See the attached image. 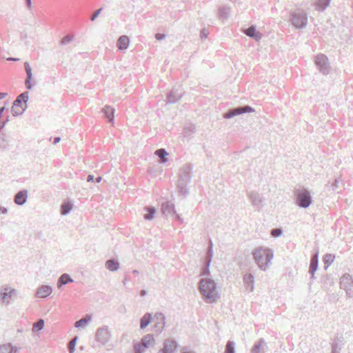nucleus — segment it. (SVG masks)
<instances>
[{"label": "nucleus", "instance_id": "obj_61", "mask_svg": "<svg viewBox=\"0 0 353 353\" xmlns=\"http://www.w3.org/2000/svg\"><path fill=\"white\" fill-rule=\"evenodd\" d=\"M5 110H6V107L5 106H3V107L0 108V118L1 117L2 114H3V112H4Z\"/></svg>", "mask_w": 353, "mask_h": 353}, {"label": "nucleus", "instance_id": "obj_22", "mask_svg": "<svg viewBox=\"0 0 353 353\" xmlns=\"http://www.w3.org/2000/svg\"><path fill=\"white\" fill-rule=\"evenodd\" d=\"M74 282L73 279L67 273H64L60 276L57 281V288L61 290L63 286Z\"/></svg>", "mask_w": 353, "mask_h": 353}, {"label": "nucleus", "instance_id": "obj_31", "mask_svg": "<svg viewBox=\"0 0 353 353\" xmlns=\"http://www.w3.org/2000/svg\"><path fill=\"white\" fill-rule=\"evenodd\" d=\"M143 210L146 212L143 215V218L146 221H151L154 219V214H156V208L153 206H145Z\"/></svg>", "mask_w": 353, "mask_h": 353}, {"label": "nucleus", "instance_id": "obj_42", "mask_svg": "<svg viewBox=\"0 0 353 353\" xmlns=\"http://www.w3.org/2000/svg\"><path fill=\"white\" fill-rule=\"evenodd\" d=\"M334 259H335L334 255H333L332 254H326L323 256V262H324L325 265H327V266H329L334 262Z\"/></svg>", "mask_w": 353, "mask_h": 353}, {"label": "nucleus", "instance_id": "obj_20", "mask_svg": "<svg viewBox=\"0 0 353 353\" xmlns=\"http://www.w3.org/2000/svg\"><path fill=\"white\" fill-rule=\"evenodd\" d=\"M319 267V254L316 253L314 254L310 260V264L309 268V273L311 274V279L314 278V273L317 270Z\"/></svg>", "mask_w": 353, "mask_h": 353}, {"label": "nucleus", "instance_id": "obj_3", "mask_svg": "<svg viewBox=\"0 0 353 353\" xmlns=\"http://www.w3.org/2000/svg\"><path fill=\"white\" fill-rule=\"evenodd\" d=\"M28 98V92H24L17 97L11 109L14 116H18L24 112L27 108Z\"/></svg>", "mask_w": 353, "mask_h": 353}, {"label": "nucleus", "instance_id": "obj_12", "mask_svg": "<svg viewBox=\"0 0 353 353\" xmlns=\"http://www.w3.org/2000/svg\"><path fill=\"white\" fill-rule=\"evenodd\" d=\"M154 332L161 333L165 325V317L161 312H157L153 316Z\"/></svg>", "mask_w": 353, "mask_h": 353}, {"label": "nucleus", "instance_id": "obj_29", "mask_svg": "<svg viewBox=\"0 0 353 353\" xmlns=\"http://www.w3.org/2000/svg\"><path fill=\"white\" fill-rule=\"evenodd\" d=\"M5 292H1L0 293L1 298L3 303H9V299L12 298V296L16 293V290L14 289H10L6 288Z\"/></svg>", "mask_w": 353, "mask_h": 353}, {"label": "nucleus", "instance_id": "obj_39", "mask_svg": "<svg viewBox=\"0 0 353 353\" xmlns=\"http://www.w3.org/2000/svg\"><path fill=\"white\" fill-rule=\"evenodd\" d=\"M187 185L188 184L177 183L178 192L183 197H186L189 193L188 189L187 188Z\"/></svg>", "mask_w": 353, "mask_h": 353}, {"label": "nucleus", "instance_id": "obj_62", "mask_svg": "<svg viewBox=\"0 0 353 353\" xmlns=\"http://www.w3.org/2000/svg\"><path fill=\"white\" fill-rule=\"evenodd\" d=\"M212 247H213L212 241V240H210L208 249L212 250Z\"/></svg>", "mask_w": 353, "mask_h": 353}, {"label": "nucleus", "instance_id": "obj_50", "mask_svg": "<svg viewBox=\"0 0 353 353\" xmlns=\"http://www.w3.org/2000/svg\"><path fill=\"white\" fill-rule=\"evenodd\" d=\"M208 34H209L208 31L206 29L203 28L201 30L200 37L202 39H205V38H207Z\"/></svg>", "mask_w": 353, "mask_h": 353}, {"label": "nucleus", "instance_id": "obj_58", "mask_svg": "<svg viewBox=\"0 0 353 353\" xmlns=\"http://www.w3.org/2000/svg\"><path fill=\"white\" fill-rule=\"evenodd\" d=\"M60 140H61V137H55V138L54 139L53 143H54V144H56V143H59V142L60 141Z\"/></svg>", "mask_w": 353, "mask_h": 353}, {"label": "nucleus", "instance_id": "obj_33", "mask_svg": "<svg viewBox=\"0 0 353 353\" xmlns=\"http://www.w3.org/2000/svg\"><path fill=\"white\" fill-rule=\"evenodd\" d=\"M17 352L18 348L11 343L0 345V353H17Z\"/></svg>", "mask_w": 353, "mask_h": 353}, {"label": "nucleus", "instance_id": "obj_46", "mask_svg": "<svg viewBox=\"0 0 353 353\" xmlns=\"http://www.w3.org/2000/svg\"><path fill=\"white\" fill-rule=\"evenodd\" d=\"M210 274V265H208V262L205 261V265L202 269L201 275L205 276Z\"/></svg>", "mask_w": 353, "mask_h": 353}, {"label": "nucleus", "instance_id": "obj_15", "mask_svg": "<svg viewBox=\"0 0 353 353\" xmlns=\"http://www.w3.org/2000/svg\"><path fill=\"white\" fill-rule=\"evenodd\" d=\"M268 345L264 339H259L251 349V353H265Z\"/></svg>", "mask_w": 353, "mask_h": 353}, {"label": "nucleus", "instance_id": "obj_57", "mask_svg": "<svg viewBox=\"0 0 353 353\" xmlns=\"http://www.w3.org/2000/svg\"><path fill=\"white\" fill-rule=\"evenodd\" d=\"M26 38H27V34L25 32H21V39L24 40Z\"/></svg>", "mask_w": 353, "mask_h": 353}, {"label": "nucleus", "instance_id": "obj_25", "mask_svg": "<svg viewBox=\"0 0 353 353\" xmlns=\"http://www.w3.org/2000/svg\"><path fill=\"white\" fill-rule=\"evenodd\" d=\"M130 39L126 35H122L119 37L117 40V46L119 50H124L128 49L129 46Z\"/></svg>", "mask_w": 353, "mask_h": 353}, {"label": "nucleus", "instance_id": "obj_55", "mask_svg": "<svg viewBox=\"0 0 353 353\" xmlns=\"http://www.w3.org/2000/svg\"><path fill=\"white\" fill-rule=\"evenodd\" d=\"M339 181H340L339 179H336L334 180L333 186H334L335 188H338V183H339Z\"/></svg>", "mask_w": 353, "mask_h": 353}, {"label": "nucleus", "instance_id": "obj_23", "mask_svg": "<svg viewBox=\"0 0 353 353\" xmlns=\"http://www.w3.org/2000/svg\"><path fill=\"white\" fill-rule=\"evenodd\" d=\"M105 267L111 272H115L120 268V263L117 259L112 258L105 261Z\"/></svg>", "mask_w": 353, "mask_h": 353}, {"label": "nucleus", "instance_id": "obj_37", "mask_svg": "<svg viewBox=\"0 0 353 353\" xmlns=\"http://www.w3.org/2000/svg\"><path fill=\"white\" fill-rule=\"evenodd\" d=\"M73 207V204L71 201L64 202L61 204V213L62 215L68 214L72 210Z\"/></svg>", "mask_w": 353, "mask_h": 353}, {"label": "nucleus", "instance_id": "obj_41", "mask_svg": "<svg viewBox=\"0 0 353 353\" xmlns=\"http://www.w3.org/2000/svg\"><path fill=\"white\" fill-rule=\"evenodd\" d=\"M224 353H235V343L232 341H228L225 345Z\"/></svg>", "mask_w": 353, "mask_h": 353}, {"label": "nucleus", "instance_id": "obj_60", "mask_svg": "<svg viewBox=\"0 0 353 353\" xmlns=\"http://www.w3.org/2000/svg\"><path fill=\"white\" fill-rule=\"evenodd\" d=\"M8 61H19V59L18 58H15V57H8L7 59Z\"/></svg>", "mask_w": 353, "mask_h": 353}, {"label": "nucleus", "instance_id": "obj_8", "mask_svg": "<svg viewBox=\"0 0 353 353\" xmlns=\"http://www.w3.org/2000/svg\"><path fill=\"white\" fill-rule=\"evenodd\" d=\"M340 288L346 292L348 297L353 296V280L350 274H345L341 278Z\"/></svg>", "mask_w": 353, "mask_h": 353}, {"label": "nucleus", "instance_id": "obj_30", "mask_svg": "<svg viewBox=\"0 0 353 353\" xmlns=\"http://www.w3.org/2000/svg\"><path fill=\"white\" fill-rule=\"evenodd\" d=\"M102 112H103L105 117L108 119L110 123L114 122V110L110 105H106L103 109Z\"/></svg>", "mask_w": 353, "mask_h": 353}, {"label": "nucleus", "instance_id": "obj_13", "mask_svg": "<svg viewBox=\"0 0 353 353\" xmlns=\"http://www.w3.org/2000/svg\"><path fill=\"white\" fill-rule=\"evenodd\" d=\"M191 170L192 167L190 165H185L183 166L179 171V179L178 183H182L183 184H188L191 181Z\"/></svg>", "mask_w": 353, "mask_h": 353}, {"label": "nucleus", "instance_id": "obj_9", "mask_svg": "<svg viewBox=\"0 0 353 353\" xmlns=\"http://www.w3.org/2000/svg\"><path fill=\"white\" fill-rule=\"evenodd\" d=\"M315 64L322 74H327L330 72L327 57L325 54H317L315 57Z\"/></svg>", "mask_w": 353, "mask_h": 353}, {"label": "nucleus", "instance_id": "obj_6", "mask_svg": "<svg viewBox=\"0 0 353 353\" xmlns=\"http://www.w3.org/2000/svg\"><path fill=\"white\" fill-rule=\"evenodd\" d=\"M111 331L108 325L99 327L95 333V340L102 345H105L110 340Z\"/></svg>", "mask_w": 353, "mask_h": 353}, {"label": "nucleus", "instance_id": "obj_35", "mask_svg": "<svg viewBox=\"0 0 353 353\" xmlns=\"http://www.w3.org/2000/svg\"><path fill=\"white\" fill-rule=\"evenodd\" d=\"M155 155L158 156L159 158V162L161 163H165L168 161L167 156L168 153L163 148L158 149L155 151Z\"/></svg>", "mask_w": 353, "mask_h": 353}, {"label": "nucleus", "instance_id": "obj_19", "mask_svg": "<svg viewBox=\"0 0 353 353\" xmlns=\"http://www.w3.org/2000/svg\"><path fill=\"white\" fill-rule=\"evenodd\" d=\"M24 68L27 74V77L25 81L26 88L28 90H31L32 88V85L31 83V80L32 79V70L28 62H25Z\"/></svg>", "mask_w": 353, "mask_h": 353}, {"label": "nucleus", "instance_id": "obj_45", "mask_svg": "<svg viewBox=\"0 0 353 353\" xmlns=\"http://www.w3.org/2000/svg\"><path fill=\"white\" fill-rule=\"evenodd\" d=\"M212 256H213V251H212V250L208 248V251H207V253H206V257H205V261L208 262V265H210Z\"/></svg>", "mask_w": 353, "mask_h": 353}, {"label": "nucleus", "instance_id": "obj_1", "mask_svg": "<svg viewBox=\"0 0 353 353\" xmlns=\"http://www.w3.org/2000/svg\"><path fill=\"white\" fill-rule=\"evenodd\" d=\"M199 288L201 295L207 303H215L219 298L216 283L213 279L209 278L201 279Z\"/></svg>", "mask_w": 353, "mask_h": 353}, {"label": "nucleus", "instance_id": "obj_56", "mask_svg": "<svg viewBox=\"0 0 353 353\" xmlns=\"http://www.w3.org/2000/svg\"><path fill=\"white\" fill-rule=\"evenodd\" d=\"M147 293H148V292H147V291H146L145 290H141L140 291V295H141V296H145V295L147 294Z\"/></svg>", "mask_w": 353, "mask_h": 353}, {"label": "nucleus", "instance_id": "obj_38", "mask_svg": "<svg viewBox=\"0 0 353 353\" xmlns=\"http://www.w3.org/2000/svg\"><path fill=\"white\" fill-rule=\"evenodd\" d=\"M230 7L222 6L219 9V16L220 19H226L228 17Z\"/></svg>", "mask_w": 353, "mask_h": 353}, {"label": "nucleus", "instance_id": "obj_16", "mask_svg": "<svg viewBox=\"0 0 353 353\" xmlns=\"http://www.w3.org/2000/svg\"><path fill=\"white\" fill-rule=\"evenodd\" d=\"M178 345L176 341L167 339L164 342L163 348L158 353H174L177 350Z\"/></svg>", "mask_w": 353, "mask_h": 353}, {"label": "nucleus", "instance_id": "obj_14", "mask_svg": "<svg viewBox=\"0 0 353 353\" xmlns=\"http://www.w3.org/2000/svg\"><path fill=\"white\" fill-rule=\"evenodd\" d=\"M248 196L254 207L259 209L263 207V198L259 193L254 191H251L248 192Z\"/></svg>", "mask_w": 353, "mask_h": 353}, {"label": "nucleus", "instance_id": "obj_43", "mask_svg": "<svg viewBox=\"0 0 353 353\" xmlns=\"http://www.w3.org/2000/svg\"><path fill=\"white\" fill-rule=\"evenodd\" d=\"M77 340L78 336H76L69 342L68 349L70 353H73L75 351V347Z\"/></svg>", "mask_w": 353, "mask_h": 353}, {"label": "nucleus", "instance_id": "obj_7", "mask_svg": "<svg viewBox=\"0 0 353 353\" xmlns=\"http://www.w3.org/2000/svg\"><path fill=\"white\" fill-rule=\"evenodd\" d=\"M254 109L250 105L238 106L234 108L229 109L223 114V118L230 119L235 116H238L244 113H250L254 112Z\"/></svg>", "mask_w": 353, "mask_h": 353}, {"label": "nucleus", "instance_id": "obj_59", "mask_svg": "<svg viewBox=\"0 0 353 353\" xmlns=\"http://www.w3.org/2000/svg\"><path fill=\"white\" fill-rule=\"evenodd\" d=\"M7 95V92H0V99L5 98Z\"/></svg>", "mask_w": 353, "mask_h": 353}, {"label": "nucleus", "instance_id": "obj_24", "mask_svg": "<svg viewBox=\"0 0 353 353\" xmlns=\"http://www.w3.org/2000/svg\"><path fill=\"white\" fill-rule=\"evenodd\" d=\"M11 142V139L9 134L6 133H0V150H8Z\"/></svg>", "mask_w": 353, "mask_h": 353}, {"label": "nucleus", "instance_id": "obj_51", "mask_svg": "<svg viewBox=\"0 0 353 353\" xmlns=\"http://www.w3.org/2000/svg\"><path fill=\"white\" fill-rule=\"evenodd\" d=\"M165 37V34L157 33L155 34L156 39L159 40V41L163 40Z\"/></svg>", "mask_w": 353, "mask_h": 353}, {"label": "nucleus", "instance_id": "obj_4", "mask_svg": "<svg viewBox=\"0 0 353 353\" xmlns=\"http://www.w3.org/2000/svg\"><path fill=\"white\" fill-rule=\"evenodd\" d=\"M296 202L299 207L302 208H308L312 203V196L310 192L305 188L296 189L294 191Z\"/></svg>", "mask_w": 353, "mask_h": 353}, {"label": "nucleus", "instance_id": "obj_52", "mask_svg": "<svg viewBox=\"0 0 353 353\" xmlns=\"http://www.w3.org/2000/svg\"><path fill=\"white\" fill-rule=\"evenodd\" d=\"M26 4L29 10L32 9V0H25Z\"/></svg>", "mask_w": 353, "mask_h": 353}, {"label": "nucleus", "instance_id": "obj_49", "mask_svg": "<svg viewBox=\"0 0 353 353\" xmlns=\"http://www.w3.org/2000/svg\"><path fill=\"white\" fill-rule=\"evenodd\" d=\"M134 353H143L141 343H137L134 345Z\"/></svg>", "mask_w": 353, "mask_h": 353}, {"label": "nucleus", "instance_id": "obj_2", "mask_svg": "<svg viewBox=\"0 0 353 353\" xmlns=\"http://www.w3.org/2000/svg\"><path fill=\"white\" fill-rule=\"evenodd\" d=\"M252 256L258 267L265 271L273 258V252L267 248L258 247L252 251Z\"/></svg>", "mask_w": 353, "mask_h": 353}, {"label": "nucleus", "instance_id": "obj_53", "mask_svg": "<svg viewBox=\"0 0 353 353\" xmlns=\"http://www.w3.org/2000/svg\"><path fill=\"white\" fill-rule=\"evenodd\" d=\"M8 208H5V207H2V206H0V213H2V214H7L8 213Z\"/></svg>", "mask_w": 353, "mask_h": 353}, {"label": "nucleus", "instance_id": "obj_5", "mask_svg": "<svg viewBox=\"0 0 353 353\" xmlns=\"http://www.w3.org/2000/svg\"><path fill=\"white\" fill-rule=\"evenodd\" d=\"M292 24L299 29L304 28L307 23V14L302 10H296L290 13Z\"/></svg>", "mask_w": 353, "mask_h": 353}, {"label": "nucleus", "instance_id": "obj_36", "mask_svg": "<svg viewBox=\"0 0 353 353\" xmlns=\"http://www.w3.org/2000/svg\"><path fill=\"white\" fill-rule=\"evenodd\" d=\"M154 342V339L153 337V335L151 334H148L145 335L142 338L141 342L140 343L141 344V346L143 345L145 348H148Z\"/></svg>", "mask_w": 353, "mask_h": 353}, {"label": "nucleus", "instance_id": "obj_11", "mask_svg": "<svg viewBox=\"0 0 353 353\" xmlns=\"http://www.w3.org/2000/svg\"><path fill=\"white\" fill-rule=\"evenodd\" d=\"M183 94L181 85L173 88L167 95V103L172 104L176 103L181 99Z\"/></svg>", "mask_w": 353, "mask_h": 353}, {"label": "nucleus", "instance_id": "obj_10", "mask_svg": "<svg viewBox=\"0 0 353 353\" xmlns=\"http://www.w3.org/2000/svg\"><path fill=\"white\" fill-rule=\"evenodd\" d=\"M161 212L163 215L165 216H168V215H174V218L178 221H179L180 223H183V219L181 217V216L176 213L175 209H174V205L172 203H171L170 201H165V202H163L162 204H161Z\"/></svg>", "mask_w": 353, "mask_h": 353}, {"label": "nucleus", "instance_id": "obj_34", "mask_svg": "<svg viewBox=\"0 0 353 353\" xmlns=\"http://www.w3.org/2000/svg\"><path fill=\"white\" fill-rule=\"evenodd\" d=\"M92 320V316L90 314H86L84 317L74 323V327L77 328L85 327L87 326L88 323Z\"/></svg>", "mask_w": 353, "mask_h": 353}, {"label": "nucleus", "instance_id": "obj_44", "mask_svg": "<svg viewBox=\"0 0 353 353\" xmlns=\"http://www.w3.org/2000/svg\"><path fill=\"white\" fill-rule=\"evenodd\" d=\"M73 39L74 35L72 34H68L61 39L60 44L62 46L67 45L70 43L73 40Z\"/></svg>", "mask_w": 353, "mask_h": 353}, {"label": "nucleus", "instance_id": "obj_27", "mask_svg": "<svg viewBox=\"0 0 353 353\" xmlns=\"http://www.w3.org/2000/svg\"><path fill=\"white\" fill-rule=\"evenodd\" d=\"M153 321L152 314L146 312L140 319V328L145 329Z\"/></svg>", "mask_w": 353, "mask_h": 353}, {"label": "nucleus", "instance_id": "obj_63", "mask_svg": "<svg viewBox=\"0 0 353 353\" xmlns=\"http://www.w3.org/2000/svg\"><path fill=\"white\" fill-rule=\"evenodd\" d=\"M101 180H102V177L101 176H97L96 178V182L97 183H99Z\"/></svg>", "mask_w": 353, "mask_h": 353}, {"label": "nucleus", "instance_id": "obj_26", "mask_svg": "<svg viewBox=\"0 0 353 353\" xmlns=\"http://www.w3.org/2000/svg\"><path fill=\"white\" fill-rule=\"evenodd\" d=\"M344 345L342 337L336 338L332 344V353H340Z\"/></svg>", "mask_w": 353, "mask_h": 353}, {"label": "nucleus", "instance_id": "obj_28", "mask_svg": "<svg viewBox=\"0 0 353 353\" xmlns=\"http://www.w3.org/2000/svg\"><path fill=\"white\" fill-rule=\"evenodd\" d=\"M243 281L247 290L252 292L254 290V276L252 274H245L243 277Z\"/></svg>", "mask_w": 353, "mask_h": 353}, {"label": "nucleus", "instance_id": "obj_47", "mask_svg": "<svg viewBox=\"0 0 353 353\" xmlns=\"http://www.w3.org/2000/svg\"><path fill=\"white\" fill-rule=\"evenodd\" d=\"M271 234L274 237H279L282 234V230L279 228H275L272 230Z\"/></svg>", "mask_w": 353, "mask_h": 353}, {"label": "nucleus", "instance_id": "obj_40", "mask_svg": "<svg viewBox=\"0 0 353 353\" xmlns=\"http://www.w3.org/2000/svg\"><path fill=\"white\" fill-rule=\"evenodd\" d=\"M44 327V320L39 319L33 324L32 330L34 332H39Z\"/></svg>", "mask_w": 353, "mask_h": 353}, {"label": "nucleus", "instance_id": "obj_17", "mask_svg": "<svg viewBox=\"0 0 353 353\" xmlns=\"http://www.w3.org/2000/svg\"><path fill=\"white\" fill-rule=\"evenodd\" d=\"M243 32L250 38L254 39L256 41L261 40L262 34L256 30V27L254 25H252L249 28L245 29Z\"/></svg>", "mask_w": 353, "mask_h": 353}, {"label": "nucleus", "instance_id": "obj_54", "mask_svg": "<svg viewBox=\"0 0 353 353\" xmlns=\"http://www.w3.org/2000/svg\"><path fill=\"white\" fill-rule=\"evenodd\" d=\"M94 176L93 175H91V174H89L87 177V181L88 182H90V181H94Z\"/></svg>", "mask_w": 353, "mask_h": 353}, {"label": "nucleus", "instance_id": "obj_18", "mask_svg": "<svg viewBox=\"0 0 353 353\" xmlns=\"http://www.w3.org/2000/svg\"><path fill=\"white\" fill-rule=\"evenodd\" d=\"M28 199V190H22L19 191L14 196V201L18 205H23Z\"/></svg>", "mask_w": 353, "mask_h": 353}, {"label": "nucleus", "instance_id": "obj_32", "mask_svg": "<svg viewBox=\"0 0 353 353\" xmlns=\"http://www.w3.org/2000/svg\"><path fill=\"white\" fill-rule=\"evenodd\" d=\"M331 0H316L315 9L319 12H323L330 5Z\"/></svg>", "mask_w": 353, "mask_h": 353}, {"label": "nucleus", "instance_id": "obj_64", "mask_svg": "<svg viewBox=\"0 0 353 353\" xmlns=\"http://www.w3.org/2000/svg\"><path fill=\"white\" fill-rule=\"evenodd\" d=\"M128 281V280L127 279V278H126V277L123 279V285H126V283H127Z\"/></svg>", "mask_w": 353, "mask_h": 353}, {"label": "nucleus", "instance_id": "obj_48", "mask_svg": "<svg viewBox=\"0 0 353 353\" xmlns=\"http://www.w3.org/2000/svg\"><path fill=\"white\" fill-rule=\"evenodd\" d=\"M102 10H103V8H99V9L97 10L93 13V14L91 16V17H90V20H91L92 21H94V20H95V19L99 17V15L100 14V13H101V11H102Z\"/></svg>", "mask_w": 353, "mask_h": 353}, {"label": "nucleus", "instance_id": "obj_21", "mask_svg": "<svg viewBox=\"0 0 353 353\" xmlns=\"http://www.w3.org/2000/svg\"><path fill=\"white\" fill-rule=\"evenodd\" d=\"M52 292V288L50 285H42L37 289L36 295L40 298H46Z\"/></svg>", "mask_w": 353, "mask_h": 353}]
</instances>
